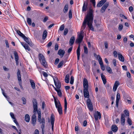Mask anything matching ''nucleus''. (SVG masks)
Returning <instances> with one entry per match:
<instances>
[{
	"label": "nucleus",
	"mask_w": 134,
	"mask_h": 134,
	"mask_svg": "<svg viewBox=\"0 0 134 134\" xmlns=\"http://www.w3.org/2000/svg\"><path fill=\"white\" fill-rule=\"evenodd\" d=\"M118 55L119 60L122 62H124V59L122 55L121 54L119 53Z\"/></svg>",
	"instance_id": "obj_23"
},
{
	"label": "nucleus",
	"mask_w": 134,
	"mask_h": 134,
	"mask_svg": "<svg viewBox=\"0 0 134 134\" xmlns=\"http://www.w3.org/2000/svg\"><path fill=\"white\" fill-rule=\"evenodd\" d=\"M64 63L63 61L62 60L60 62L58 66V68H59L61 67L63 65V64Z\"/></svg>",
	"instance_id": "obj_33"
},
{
	"label": "nucleus",
	"mask_w": 134,
	"mask_h": 134,
	"mask_svg": "<svg viewBox=\"0 0 134 134\" xmlns=\"http://www.w3.org/2000/svg\"><path fill=\"white\" fill-rule=\"evenodd\" d=\"M92 13V10L90 8L89 12L87 14L86 18L84 19L81 27L83 30L85 28L86 24L87 23V24L90 29L93 31H94L93 27L92 25L93 19Z\"/></svg>",
	"instance_id": "obj_1"
},
{
	"label": "nucleus",
	"mask_w": 134,
	"mask_h": 134,
	"mask_svg": "<svg viewBox=\"0 0 134 134\" xmlns=\"http://www.w3.org/2000/svg\"><path fill=\"white\" fill-rule=\"evenodd\" d=\"M107 1V0H102L100 1L97 4V7H100L102 6Z\"/></svg>",
	"instance_id": "obj_17"
},
{
	"label": "nucleus",
	"mask_w": 134,
	"mask_h": 134,
	"mask_svg": "<svg viewBox=\"0 0 134 134\" xmlns=\"http://www.w3.org/2000/svg\"><path fill=\"white\" fill-rule=\"evenodd\" d=\"M122 67L123 70L126 71H127V67L126 66L123 65L122 66Z\"/></svg>",
	"instance_id": "obj_61"
},
{
	"label": "nucleus",
	"mask_w": 134,
	"mask_h": 134,
	"mask_svg": "<svg viewBox=\"0 0 134 134\" xmlns=\"http://www.w3.org/2000/svg\"><path fill=\"white\" fill-rule=\"evenodd\" d=\"M47 35V32L46 30L44 31L42 35V38L43 40H44L46 37Z\"/></svg>",
	"instance_id": "obj_26"
},
{
	"label": "nucleus",
	"mask_w": 134,
	"mask_h": 134,
	"mask_svg": "<svg viewBox=\"0 0 134 134\" xmlns=\"http://www.w3.org/2000/svg\"><path fill=\"white\" fill-rule=\"evenodd\" d=\"M87 103L88 109L90 111H92L93 110V107L91 100L88 98L87 100Z\"/></svg>",
	"instance_id": "obj_8"
},
{
	"label": "nucleus",
	"mask_w": 134,
	"mask_h": 134,
	"mask_svg": "<svg viewBox=\"0 0 134 134\" xmlns=\"http://www.w3.org/2000/svg\"><path fill=\"white\" fill-rule=\"evenodd\" d=\"M90 2L92 3L93 6L95 7L96 5L95 0H90Z\"/></svg>",
	"instance_id": "obj_49"
},
{
	"label": "nucleus",
	"mask_w": 134,
	"mask_h": 134,
	"mask_svg": "<svg viewBox=\"0 0 134 134\" xmlns=\"http://www.w3.org/2000/svg\"><path fill=\"white\" fill-rule=\"evenodd\" d=\"M75 40V37L74 36L71 37L69 41L70 45V46L73 44L74 43Z\"/></svg>",
	"instance_id": "obj_21"
},
{
	"label": "nucleus",
	"mask_w": 134,
	"mask_h": 134,
	"mask_svg": "<svg viewBox=\"0 0 134 134\" xmlns=\"http://www.w3.org/2000/svg\"><path fill=\"white\" fill-rule=\"evenodd\" d=\"M83 86L84 89H88V83L87 79L84 78L83 81Z\"/></svg>",
	"instance_id": "obj_12"
},
{
	"label": "nucleus",
	"mask_w": 134,
	"mask_h": 134,
	"mask_svg": "<svg viewBox=\"0 0 134 134\" xmlns=\"http://www.w3.org/2000/svg\"><path fill=\"white\" fill-rule=\"evenodd\" d=\"M64 25L63 24L62 25H61L60 26V28H59V30L60 31H62L64 30Z\"/></svg>",
	"instance_id": "obj_43"
},
{
	"label": "nucleus",
	"mask_w": 134,
	"mask_h": 134,
	"mask_svg": "<svg viewBox=\"0 0 134 134\" xmlns=\"http://www.w3.org/2000/svg\"><path fill=\"white\" fill-rule=\"evenodd\" d=\"M5 43L6 44V47L8 48H9V45L8 43V41L7 40H5Z\"/></svg>",
	"instance_id": "obj_54"
},
{
	"label": "nucleus",
	"mask_w": 134,
	"mask_h": 134,
	"mask_svg": "<svg viewBox=\"0 0 134 134\" xmlns=\"http://www.w3.org/2000/svg\"><path fill=\"white\" fill-rule=\"evenodd\" d=\"M57 92L58 95L59 97H62V93L61 90L60 89H58V90H57Z\"/></svg>",
	"instance_id": "obj_40"
},
{
	"label": "nucleus",
	"mask_w": 134,
	"mask_h": 134,
	"mask_svg": "<svg viewBox=\"0 0 134 134\" xmlns=\"http://www.w3.org/2000/svg\"><path fill=\"white\" fill-rule=\"evenodd\" d=\"M2 91V94L7 99H8L9 97L7 96L6 95V94L4 92L3 90L2 89H1Z\"/></svg>",
	"instance_id": "obj_44"
},
{
	"label": "nucleus",
	"mask_w": 134,
	"mask_h": 134,
	"mask_svg": "<svg viewBox=\"0 0 134 134\" xmlns=\"http://www.w3.org/2000/svg\"><path fill=\"white\" fill-rule=\"evenodd\" d=\"M87 3L86 4L85 2H84L83 4V5L82 7V12L85 11L87 9Z\"/></svg>",
	"instance_id": "obj_22"
},
{
	"label": "nucleus",
	"mask_w": 134,
	"mask_h": 134,
	"mask_svg": "<svg viewBox=\"0 0 134 134\" xmlns=\"http://www.w3.org/2000/svg\"><path fill=\"white\" fill-rule=\"evenodd\" d=\"M84 53L87 54L88 53V50L87 47H86L84 46Z\"/></svg>",
	"instance_id": "obj_47"
},
{
	"label": "nucleus",
	"mask_w": 134,
	"mask_h": 134,
	"mask_svg": "<svg viewBox=\"0 0 134 134\" xmlns=\"http://www.w3.org/2000/svg\"><path fill=\"white\" fill-rule=\"evenodd\" d=\"M36 119V116L35 114L33 115L32 118L31 123L33 124L34 126L35 125Z\"/></svg>",
	"instance_id": "obj_15"
},
{
	"label": "nucleus",
	"mask_w": 134,
	"mask_h": 134,
	"mask_svg": "<svg viewBox=\"0 0 134 134\" xmlns=\"http://www.w3.org/2000/svg\"><path fill=\"white\" fill-rule=\"evenodd\" d=\"M24 47L26 50H27L28 51H30L31 50L30 48L27 44L24 46Z\"/></svg>",
	"instance_id": "obj_32"
},
{
	"label": "nucleus",
	"mask_w": 134,
	"mask_h": 134,
	"mask_svg": "<svg viewBox=\"0 0 134 134\" xmlns=\"http://www.w3.org/2000/svg\"><path fill=\"white\" fill-rule=\"evenodd\" d=\"M21 99L23 101V104H26V99L25 98L23 97Z\"/></svg>",
	"instance_id": "obj_48"
},
{
	"label": "nucleus",
	"mask_w": 134,
	"mask_h": 134,
	"mask_svg": "<svg viewBox=\"0 0 134 134\" xmlns=\"http://www.w3.org/2000/svg\"><path fill=\"white\" fill-rule=\"evenodd\" d=\"M123 28V25L122 24H120L119 25V31H121L122 30Z\"/></svg>",
	"instance_id": "obj_50"
},
{
	"label": "nucleus",
	"mask_w": 134,
	"mask_h": 134,
	"mask_svg": "<svg viewBox=\"0 0 134 134\" xmlns=\"http://www.w3.org/2000/svg\"><path fill=\"white\" fill-rule=\"evenodd\" d=\"M111 129L114 132H116L118 130V127L115 125H112L111 127Z\"/></svg>",
	"instance_id": "obj_20"
},
{
	"label": "nucleus",
	"mask_w": 134,
	"mask_h": 134,
	"mask_svg": "<svg viewBox=\"0 0 134 134\" xmlns=\"http://www.w3.org/2000/svg\"><path fill=\"white\" fill-rule=\"evenodd\" d=\"M124 112L126 116H129V112L127 110H125Z\"/></svg>",
	"instance_id": "obj_42"
},
{
	"label": "nucleus",
	"mask_w": 134,
	"mask_h": 134,
	"mask_svg": "<svg viewBox=\"0 0 134 134\" xmlns=\"http://www.w3.org/2000/svg\"><path fill=\"white\" fill-rule=\"evenodd\" d=\"M117 87H117V86H116L115 85H114L113 87V91H115L116 90Z\"/></svg>",
	"instance_id": "obj_56"
},
{
	"label": "nucleus",
	"mask_w": 134,
	"mask_h": 134,
	"mask_svg": "<svg viewBox=\"0 0 134 134\" xmlns=\"http://www.w3.org/2000/svg\"><path fill=\"white\" fill-rule=\"evenodd\" d=\"M69 74H67L66 75L65 79V82L66 83H68L69 82Z\"/></svg>",
	"instance_id": "obj_27"
},
{
	"label": "nucleus",
	"mask_w": 134,
	"mask_h": 134,
	"mask_svg": "<svg viewBox=\"0 0 134 134\" xmlns=\"http://www.w3.org/2000/svg\"><path fill=\"white\" fill-rule=\"evenodd\" d=\"M127 122L128 124L130 126L132 125V121L131 119L129 118H127Z\"/></svg>",
	"instance_id": "obj_38"
},
{
	"label": "nucleus",
	"mask_w": 134,
	"mask_h": 134,
	"mask_svg": "<svg viewBox=\"0 0 134 134\" xmlns=\"http://www.w3.org/2000/svg\"><path fill=\"white\" fill-rule=\"evenodd\" d=\"M74 77L72 76L71 77L70 83L71 84H72L74 83Z\"/></svg>",
	"instance_id": "obj_41"
},
{
	"label": "nucleus",
	"mask_w": 134,
	"mask_h": 134,
	"mask_svg": "<svg viewBox=\"0 0 134 134\" xmlns=\"http://www.w3.org/2000/svg\"><path fill=\"white\" fill-rule=\"evenodd\" d=\"M125 116L124 114H122L121 115V124L123 125H124L125 124Z\"/></svg>",
	"instance_id": "obj_18"
},
{
	"label": "nucleus",
	"mask_w": 134,
	"mask_h": 134,
	"mask_svg": "<svg viewBox=\"0 0 134 134\" xmlns=\"http://www.w3.org/2000/svg\"><path fill=\"white\" fill-rule=\"evenodd\" d=\"M25 120L27 122H29L30 120V117L29 115L28 114L26 115L25 116Z\"/></svg>",
	"instance_id": "obj_25"
},
{
	"label": "nucleus",
	"mask_w": 134,
	"mask_h": 134,
	"mask_svg": "<svg viewBox=\"0 0 134 134\" xmlns=\"http://www.w3.org/2000/svg\"><path fill=\"white\" fill-rule=\"evenodd\" d=\"M130 98H128V97H127V98H125V102H127L128 103L131 104V101L130 100Z\"/></svg>",
	"instance_id": "obj_31"
},
{
	"label": "nucleus",
	"mask_w": 134,
	"mask_h": 134,
	"mask_svg": "<svg viewBox=\"0 0 134 134\" xmlns=\"http://www.w3.org/2000/svg\"><path fill=\"white\" fill-rule=\"evenodd\" d=\"M48 19V17L47 16H45L43 20V21L44 22H45Z\"/></svg>",
	"instance_id": "obj_53"
},
{
	"label": "nucleus",
	"mask_w": 134,
	"mask_h": 134,
	"mask_svg": "<svg viewBox=\"0 0 134 134\" xmlns=\"http://www.w3.org/2000/svg\"><path fill=\"white\" fill-rule=\"evenodd\" d=\"M38 121L40 122V124H42V125L41 126V127L42 129V134H44L45 124L44 119V118H42L40 120H38Z\"/></svg>",
	"instance_id": "obj_4"
},
{
	"label": "nucleus",
	"mask_w": 134,
	"mask_h": 134,
	"mask_svg": "<svg viewBox=\"0 0 134 134\" xmlns=\"http://www.w3.org/2000/svg\"><path fill=\"white\" fill-rule=\"evenodd\" d=\"M58 46L57 44H56L55 45V50H57L58 49Z\"/></svg>",
	"instance_id": "obj_62"
},
{
	"label": "nucleus",
	"mask_w": 134,
	"mask_h": 134,
	"mask_svg": "<svg viewBox=\"0 0 134 134\" xmlns=\"http://www.w3.org/2000/svg\"><path fill=\"white\" fill-rule=\"evenodd\" d=\"M39 57V60L42 65L45 67H47V65L44 56L42 54H40Z\"/></svg>",
	"instance_id": "obj_2"
},
{
	"label": "nucleus",
	"mask_w": 134,
	"mask_h": 134,
	"mask_svg": "<svg viewBox=\"0 0 134 134\" xmlns=\"http://www.w3.org/2000/svg\"><path fill=\"white\" fill-rule=\"evenodd\" d=\"M25 41L27 43H28L29 42V40L30 39L29 38H28L25 36L24 38H23Z\"/></svg>",
	"instance_id": "obj_35"
},
{
	"label": "nucleus",
	"mask_w": 134,
	"mask_h": 134,
	"mask_svg": "<svg viewBox=\"0 0 134 134\" xmlns=\"http://www.w3.org/2000/svg\"><path fill=\"white\" fill-rule=\"evenodd\" d=\"M69 18L70 19L72 18V11L71 9L70 10L69 12Z\"/></svg>",
	"instance_id": "obj_34"
},
{
	"label": "nucleus",
	"mask_w": 134,
	"mask_h": 134,
	"mask_svg": "<svg viewBox=\"0 0 134 134\" xmlns=\"http://www.w3.org/2000/svg\"><path fill=\"white\" fill-rule=\"evenodd\" d=\"M106 9L104 8V7H102L101 9L100 12L101 13H103L105 12Z\"/></svg>",
	"instance_id": "obj_51"
},
{
	"label": "nucleus",
	"mask_w": 134,
	"mask_h": 134,
	"mask_svg": "<svg viewBox=\"0 0 134 134\" xmlns=\"http://www.w3.org/2000/svg\"><path fill=\"white\" fill-rule=\"evenodd\" d=\"M54 81L55 85L57 88L59 89L61 87V84L60 82H59L57 77H55L53 78Z\"/></svg>",
	"instance_id": "obj_7"
},
{
	"label": "nucleus",
	"mask_w": 134,
	"mask_h": 134,
	"mask_svg": "<svg viewBox=\"0 0 134 134\" xmlns=\"http://www.w3.org/2000/svg\"><path fill=\"white\" fill-rule=\"evenodd\" d=\"M59 59L58 58H57L55 60V64H57L59 62Z\"/></svg>",
	"instance_id": "obj_55"
},
{
	"label": "nucleus",
	"mask_w": 134,
	"mask_h": 134,
	"mask_svg": "<svg viewBox=\"0 0 134 134\" xmlns=\"http://www.w3.org/2000/svg\"><path fill=\"white\" fill-rule=\"evenodd\" d=\"M106 69L107 70L108 72L109 73L112 74L113 73L111 69L109 66H107L106 67Z\"/></svg>",
	"instance_id": "obj_28"
},
{
	"label": "nucleus",
	"mask_w": 134,
	"mask_h": 134,
	"mask_svg": "<svg viewBox=\"0 0 134 134\" xmlns=\"http://www.w3.org/2000/svg\"><path fill=\"white\" fill-rule=\"evenodd\" d=\"M72 47H70L68 50V52L69 53H70L72 51Z\"/></svg>",
	"instance_id": "obj_64"
},
{
	"label": "nucleus",
	"mask_w": 134,
	"mask_h": 134,
	"mask_svg": "<svg viewBox=\"0 0 134 134\" xmlns=\"http://www.w3.org/2000/svg\"><path fill=\"white\" fill-rule=\"evenodd\" d=\"M97 58L98 60L99 64H100V66L103 65V63L102 59L101 57H100V55H98L97 56Z\"/></svg>",
	"instance_id": "obj_19"
},
{
	"label": "nucleus",
	"mask_w": 134,
	"mask_h": 134,
	"mask_svg": "<svg viewBox=\"0 0 134 134\" xmlns=\"http://www.w3.org/2000/svg\"><path fill=\"white\" fill-rule=\"evenodd\" d=\"M77 59L78 60H79V57L80 56V50H77Z\"/></svg>",
	"instance_id": "obj_39"
},
{
	"label": "nucleus",
	"mask_w": 134,
	"mask_h": 134,
	"mask_svg": "<svg viewBox=\"0 0 134 134\" xmlns=\"http://www.w3.org/2000/svg\"><path fill=\"white\" fill-rule=\"evenodd\" d=\"M53 98L54 99L55 105H58V103L55 97H53Z\"/></svg>",
	"instance_id": "obj_52"
},
{
	"label": "nucleus",
	"mask_w": 134,
	"mask_h": 134,
	"mask_svg": "<svg viewBox=\"0 0 134 134\" xmlns=\"http://www.w3.org/2000/svg\"><path fill=\"white\" fill-rule=\"evenodd\" d=\"M33 106L34 108L33 112L36 113L37 110V103L36 99H33L32 100Z\"/></svg>",
	"instance_id": "obj_6"
},
{
	"label": "nucleus",
	"mask_w": 134,
	"mask_h": 134,
	"mask_svg": "<svg viewBox=\"0 0 134 134\" xmlns=\"http://www.w3.org/2000/svg\"><path fill=\"white\" fill-rule=\"evenodd\" d=\"M27 22L29 25H31V18H27Z\"/></svg>",
	"instance_id": "obj_36"
},
{
	"label": "nucleus",
	"mask_w": 134,
	"mask_h": 134,
	"mask_svg": "<svg viewBox=\"0 0 134 134\" xmlns=\"http://www.w3.org/2000/svg\"><path fill=\"white\" fill-rule=\"evenodd\" d=\"M88 89H84L83 90L84 96L85 98H89V95L88 91Z\"/></svg>",
	"instance_id": "obj_13"
},
{
	"label": "nucleus",
	"mask_w": 134,
	"mask_h": 134,
	"mask_svg": "<svg viewBox=\"0 0 134 134\" xmlns=\"http://www.w3.org/2000/svg\"><path fill=\"white\" fill-rule=\"evenodd\" d=\"M17 34L21 37L23 38H24L25 36V35L22 33L20 31H17Z\"/></svg>",
	"instance_id": "obj_29"
},
{
	"label": "nucleus",
	"mask_w": 134,
	"mask_h": 134,
	"mask_svg": "<svg viewBox=\"0 0 134 134\" xmlns=\"http://www.w3.org/2000/svg\"><path fill=\"white\" fill-rule=\"evenodd\" d=\"M94 117L96 121L97 120L98 118L100 119L101 118V114L98 111H97V113L94 114Z\"/></svg>",
	"instance_id": "obj_11"
},
{
	"label": "nucleus",
	"mask_w": 134,
	"mask_h": 134,
	"mask_svg": "<svg viewBox=\"0 0 134 134\" xmlns=\"http://www.w3.org/2000/svg\"><path fill=\"white\" fill-rule=\"evenodd\" d=\"M30 82L32 88L34 89H35V84L33 80L30 79Z\"/></svg>",
	"instance_id": "obj_24"
},
{
	"label": "nucleus",
	"mask_w": 134,
	"mask_h": 134,
	"mask_svg": "<svg viewBox=\"0 0 134 134\" xmlns=\"http://www.w3.org/2000/svg\"><path fill=\"white\" fill-rule=\"evenodd\" d=\"M54 115L52 114L51 117V123L52 125V131L54 130Z\"/></svg>",
	"instance_id": "obj_10"
},
{
	"label": "nucleus",
	"mask_w": 134,
	"mask_h": 134,
	"mask_svg": "<svg viewBox=\"0 0 134 134\" xmlns=\"http://www.w3.org/2000/svg\"><path fill=\"white\" fill-rule=\"evenodd\" d=\"M21 72L19 69H18V71L17 73V75L19 81V83L21 87H22L21 85L22 80L21 78Z\"/></svg>",
	"instance_id": "obj_5"
},
{
	"label": "nucleus",
	"mask_w": 134,
	"mask_h": 134,
	"mask_svg": "<svg viewBox=\"0 0 134 134\" xmlns=\"http://www.w3.org/2000/svg\"><path fill=\"white\" fill-rule=\"evenodd\" d=\"M68 30L67 28H65V29L64 32V35H66L67 33L68 32Z\"/></svg>",
	"instance_id": "obj_46"
},
{
	"label": "nucleus",
	"mask_w": 134,
	"mask_h": 134,
	"mask_svg": "<svg viewBox=\"0 0 134 134\" xmlns=\"http://www.w3.org/2000/svg\"><path fill=\"white\" fill-rule=\"evenodd\" d=\"M109 3H108L107 2L103 6V7L105 8V9H106V8L108 7L109 6Z\"/></svg>",
	"instance_id": "obj_45"
},
{
	"label": "nucleus",
	"mask_w": 134,
	"mask_h": 134,
	"mask_svg": "<svg viewBox=\"0 0 134 134\" xmlns=\"http://www.w3.org/2000/svg\"><path fill=\"white\" fill-rule=\"evenodd\" d=\"M83 30H82L81 31L80 34L79 35L78 38L76 40V41L77 43L80 44L82 42L83 37Z\"/></svg>",
	"instance_id": "obj_3"
},
{
	"label": "nucleus",
	"mask_w": 134,
	"mask_h": 134,
	"mask_svg": "<svg viewBox=\"0 0 134 134\" xmlns=\"http://www.w3.org/2000/svg\"><path fill=\"white\" fill-rule=\"evenodd\" d=\"M120 97V93H118L116 95V101H119Z\"/></svg>",
	"instance_id": "obj_37"
},
{
	"label": "nucleus",
	"mask_w": 134,
	"mask_h": 134,
	"mask_svg": "<svg viewBox=\"0 0 134 134\" xmlns=\"http://www.w3.org/2000/svg\"><path fill=\"white\" fill-rule=\"evenodd\" d=\"M68 4H66L65 5L63 11L64 13H65L68 11Z\"/></svg>",
	"instance_id": "obj_30"
},
{
	"label": "nucleus",
	"mask_w": 134,
	"mask_h": 134,
	"mask_svg": "<svg viewBox=\"0 0 134 134\" xmlns=\"http://www.w3.org/2000/svg\"><path fill=\"white\" fill-rule=\"evenodd\" d=\"M119 81H116L115 82L114 85H115L116 86H117V87H118V85H119Z\"/></svg>",
	"instance_id": "obj_60"
},
{
	"label": "nucleus",
	"mask_w": 134,
	"mask_h": 134,
	"mask_svg": "<svg viewBox=\"0 0 134 134\" xmlns=\"http://www.w3.org/2000/svg\"><path fill=\"white\" fill-rule=\"evenodd\" d=\"M15 56V59L16 62V65H19V57L17 52L16 51H14V53Z\"/></svg>",
	"instance_id": "obj_14"
},
{
	"label": "nucleus",
	"mask_w": 134,
	"mask_h": 134,
	"mask_svg": "<svg viewBox=\"0 0 134 134\" xmlns=\"http://www.w3.org/2000/svg\"><path fill=\"white\" fill-rule=\"evenodd\" d=\"M113 63L115 66H116V60L115 59H114L113 60Z\"/></svg>",
	"instance_id": "obj_58"
},
{
	"label": "nucleus",
	"mask_w": 134,
	"mask_h": 134,
	"mask_svg": "<svg viewBox=\"0 0 134 134\" xmlns=\"http://www.w3.org/2000/svg\"><path fill=\"white\" fill-rule=\"evenodd\" d=\"M87 122L86 120H85L83 122V126H86L87 125Z\"/></svg>",
	"instance_id": "obj_63"
},
{
	"label": "nucleus",
	"mask_w": 134,
	"mask_h": 134,
	"mask_svg": "<svg viewBox=\"0 0 134 134\" xmlns=\"http://www.w3.org/2000/svg\"><path fill=\"white\" fill-rule=\"evenodd\" d=\"M65 53V52L64 50L60 49L58 51V54L60 56L61 58H62L64 56Z\"/></svg>",
	"instance_id": "obj_16"
},
{
	"label": "nucleus",
	"mask_w": 134,
	"mask_h": 134,
	"mask_svg": "<svg viewBox=\"0 0 134 134\" xmlns=\"http://www.w3.org/2000/svg\"><path fill=\"white\" fill-rule=\"evenodd\" d=\"M43 75L45 77H47L48 76L46 72L43 71Z\"/></svg>",
	"instance_id": "obj_57"
},
{
	"label": "nucleus",
	"mask_w": 134,
	"mask_h": 134,
	"mask_svg": "<svg viewBox=\"0 0 134 134\" xmlns=\"http://www.w3.org/2000/svg\"><path fill=\"white\" fill-rule=\"evenodd\" d=\"M10 115L11 117L13 119H15V117L14 116V115L13 113L11 112L10 113Z\"/></svg>",
	"instance_id": "obj_59"
},
{
	"label": "nucleus",
	"mask_w": 134,
	"mask_h": 134,
	"mask_svg": "<svg viewBox=\"0 0 134 134\" xmlns=\"http://www.w3.org/2000/svg\"><path fill=\"white\" fill-rule=\"evenodd\" d=\"M57 109V110L60 115L63 114L62 108L60 102H58V104L55 105Z\"/></svg>",
	"instance_id": "obj_9"
}]
</instances>
